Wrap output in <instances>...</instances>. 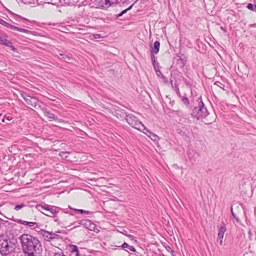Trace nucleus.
I'll list each match as a JSON object with an SVG mask.
<instances>
[{"mask_svg":"<svg viewBox=\"0 0 256 256\" xmlns=\"http://www.w3.org/2000/svg\"><path fill=\"white\" fill-rule=\"evenodd\" d=\"M36 208L43 214L52 218L56 217V214L59 212L60 209L58 207L50 206L47 204H36Z\"/></svg>","mask_w":256,"mask_h":256,"instance_id":"nucleus-2","label":"nucleus"},{"mask_svg":"<svg viewBox=\"0 0 256 256\" xmlns=\"http://www.w3.org/2000/svg\"><path fill=\"white\" fill-rule=\"evenodd\" d=\"M154 70H156V72H157V71L160 70H158V68H156V69H154Z\"/></svg>","mask_w":256,"mask_h":256,"instance_id":"nucleus-44","label":"nucleus"},{"mask_svg":"<svg viewBox=\"0 0 256 256\" xmlns=\"http://www.w3.org/2000/svg\"><path fill=\"white\" fill-rule=\"evenodd\" d=\"M219 84H221L220 82H215L214 84L220 86ZM220 87L222 88L220 86Z\"/></svg>","mask_w":256,"mask_h":256,"instance_id":"nucleus-40","label":"nucleus"},{"mask_svg":"<svg viewBox=\"0 0 256 256\" xmlns=\"http://www.w3.org/2000/svg\"><path fill=\"white\" fill-rule=\"evenodd\" d=\"M246 8L248 10H250L252 11H254V10H255V8H254V6L252 4H250V3L248 4L247 5Z\"/></svg>","mask_w":256,"mask_h":256,"instance_id":"nucleus-26","label":"nucleus"},{"mask_svg":"<svg viewBox=\"0 0 256 256\" xmlns=\"http://www.w3.org/2000/svg\"><path fill=\"white\" fill-rule=\"evenodd\" d=\"M154 54L152 52H150L151 59L152 63H154L156 61V57Z\"/></svg>","mask_w":256,"mask_h":256,"instance_id":"nucleus-29","label":"nucleus"},{"mask_svg":"<svg viewBox=\"0 0 256 256\" xmlns=\"http://www.w3.org/2000/svg\"><path fill=\"white\" fill-rule=\"evenodd\" d=\"M208 114L207 108L204 106L202 100L198 101V106L195 107L192 110V116L198 120L205 118Z\"/></svg>","mask_w":256,"mask_h":256,"instance_id":"nucleus-3","label":"nucleus"},{"mask_svg":"<svg viewBox=\"0 0 256 256\" xmlns=\"http://www.w3.org/2000/svg\"><path fill=\"white\" fill-rule=\"evenodd\" d=\"M54 256H66L62 252L60 251V252H58L55 253L54 254Z\"/></svg>","mask_w":256,"mask_h":256,"instance_id":"nucleus-31","label":"nucleus"},{"mask_svg":"<svg viewBox=\"0 0 256 256\" xmlns=\"http://www.w3.org/2000/svg\"><path fill=\"white\" fill-rule=\"evenodd\" d=\"M14 248L13 244L6 240L0 239V252L6 256L12 252Z\"/></svg>","mask_w":256,"mask_h":256,"instance_id":"nucleus-4","label":"nucleus"},{"mask_svg":"<svg viewBox=\"0 0 256 256\" xmlns=\"http://www.w3.org/2000/svg\"><path fill=\"white\" fill-rule=\"evenodd\" d=\"M43 111L44 115L48 117L49 118L52 119L54 120H56L58 119L56 116H55L54 114H52L46 109L44 110Z\"/></svg>","mask_w":256,"mask_h":256,"instance_id":"nucleus-10","label":"nucleus"},{"mask_svg":"<svg viewBox=\"0 0 256 256\" xmlns=\"http://www.w3.org/2000/svg\"><path fill=\"white\" fill-rule=\"evenodd\" d=\"M70 216H68L65 214H64L62 216V218L64 219V222H68V218H70Z\"/></svg>","mask_w":256,"mask_h":256,"instance_id":"nucleus-33","label":"nucleus"},{"mask_svg":"<svg viewBox=\"0 0 256 256\" xmlns=\"http://www.w3.org/2000/svg\"><path fill=\"white\" fill-rule=\"evenodd\" d=\"M122 12H120V14H119L118 15V17H120V16H122Z\"/></svg>","mask_w":256,"mask_h":256,"instance_id":"nucleus-42","label":"nucleus"},{"mask_svg":"<svg viewBox=\"0 0 256 256\" xmlns=\"http://www.w3.org/2000/svg\"><path fill=\"white\" fill-rule=\"evenodd\" d=\"M182 102L186 105H188L189 102H188V98H186V97H182Z\"/></svg>","mask_w":256,"mask_h":256,"instance_id":"nucleus-28","label":"nucleus"},{"mask_svg":"<svg viewBox=\"0 0 256 256\" xmlns=\"http://www.w3.org/2000/svg\"><path fill=\"white\" fill-rule=\"evenodd\" d=\"M90 220H82L78 222V224L80 225H82L84 226L85 228H87L89 224H90Z\"/></svg>","mask_w":256,"mask_h":256,"instance_id":"nucleus-12","label":"nucleus"},{"mask_svg":"<svg viewBox=\"0 0 256 256\" xmlns=\"http://www.w3.org/2000/svg\"><path fill=\"white\" fill-rule=\"evenodd\" d=\"M22 98L28 105L36 107L38 104V100L34 97L31 96L26 94H22Z\"/></svg>","mask_w":256,"mask_h":256,"instance_id":"nucleus-7","label":"nucleus"},{"mask_svg":"<svg viewBox=\"0 0 256 256\" xmlns=\"http://www.w3.org/2000/svg\"><path fill=\"white\" fill-rule=\"evenodd\" d=\"M16 222H18V224H23L24 226H28V222L21 220H18Z\"/></svg>","mask_w":256,"mask_h":256,"instance_id":"nucleus-25","label":"nucleus"},{"mask_svg":"<svg viewBox=\"0 0 256 256\" xmlns=\"http://www.w3.org/2000/svg\"><path fill=\"white\" fill-rule=\"evenodd\" d=\"M126 119L128 123L132 127L140 130L146 129L144 125L136 116L130 114L126 115Z\"/></svg>","mask_w":256,"mask_h":256,"instance_id":"nucleus-5","label":"nucleus"},{"mask_svg":"<svg viewBox=\"0 0 256 256\" xmlns=\"http://www.w3.org/2000/svg\"><path fill=\"white\" fill-rule=\"evenodd\" d=\"M156 74H157L158 76H162V77H164V76H163V75H162V73L161 72H160V70L157 71Z\"/></svg>","mask_w":256,"mask_h":256,"instance_id":"nucleus-39","label":"nucleus"},{"mask_svg":"<svg viewBox=\"0 0 256 256\" xmlns=\"http://www.w3.org/2000/svg\"><path fill=\"white\" fill-rule=\"evenodd\" d=\"M144 130H146V132H148L150 134V135L148 136L151 138L152 140H157L158 137L156 134H152L151 132H149V130H147L146 128Z\"/></svg>","mask_w":256,"mask_h":256,"instance_id":"nucleus-20","label":"nucleus"},{"mask_svg":"<svg viewBox=\"0 0 256 256\" xmlns=\"http://www.w3.org/2000/svg\"><path fill=\"white\" fill-rule=\"evenodd\" d=\"M168 248H167V250H171V248L170 246H168Z\"/></svg>","mask_w":256,"mask_h":256,"instance_id":"nucleus-46","label":"nucleus"},{"mask_svg":"<svg viewBox=\"0 0 256 256\" xmlns=\"http://www.w3.org/2000/svg\"><path fill=\"white\" fill-rule=\"evenodd\" d=\"M152 65L154 68V69H156V62L155 61V62L154 63H152Z\"/></svg>","mask_w":256,"mask_h":256,"instance_id":"nucleus-41","label":"nucleus"},{"mask_svg":"<svg viewBox=\"0 0 256 256\" xmlns=\"http://www.w3.org/2000/svg\"><path fill=\"white\" fill-rule=\"evenodd\" d=\"M21 246L26 256H42V247L40 241L36 237L23 234L20 237Z\"/></svg>","mask_w":256,"mask_h":256,"instance_id":"nucleus-1","label":"nucleus"},{"mask_svg":"<svg viewBox=\"0 0 256 256\" xmlns=\"http://www.w3.org/2000/svg\"><path fill=\"white\" fill-rule=\"evenodd\" d=\"M178 133L184 138H189L190 134V132H186L182 131V130H180L178 132Z\"/></svg>","mask_w":256,"mask_h":256,"instance_id":"nucleus-19","label":"nucleus"},{"mask_svg":"<svg viewBox=\"0 0 256 256\" xmlns=\"http://www.w3.org/2000/svg\"><path fill=\"white\" fill-rule=\"evenodd\" d=\"M60 56H61L60 58L64 60L66 62H67L70 60V57L66 54H60Z\"/></svg>","mask_w":256,"mask_h":256,"instance_id":"nucleus-21","label":"nucleus"},{"mask_svg":"<svg viewBox=\"0 0 256 256\" xmlns=\"http://www.w3.org/2000/svg\"><path fill=\"white\" fill-rule=\"evenodd\" d=\"M26 206V205L23 204H18V205H16L15 206V208H14V210H20V209H22V208H24Z\"/></svg>","mask_w":256,"mask_h":256,"instance_id":"nucleus-22","label":"nucleus"},{"mask_svg":"<svg viewBox=\"0 0 256 256\" xmlns=\"http://www.w3.org/2000/svg\"><path fill=\"white\" fill-rule=\"evenodd\" d=\"M160 46V43L159 41H156L154 42V48L152 47V49L150 50V52H152L154 54H156L159 52Z\"/></svg>","mask_w":256,"mask_h":256,"instance_id":"nucleus-11","label":"nucleus"},{"mask_svg":"<svg viewBox=\"0 0 256 256\" xmlns=\"http://www.w3.org/2000/svg\"><path fill=\"white\" fill-rule=\"evenodd\" d=\"M12 30H17L20 32H24V33L28 34L31 33V32L28 30H26V29L22 28H20L16 27L15 26H14Z\"/></svg>","mask_w":256,"mask_h":256,"instance_id":"nucleus-17","label":"nucleus"},{"mask_svg":"<svg viewBox=\"0 0 256 256\" xmlns=\"http://www.w3.org/2000/svg\"><path fill=\"white\" fill-rule=\"evenodd\" d=\"M92 36L94 38H100L101 37V36L100 34H93Z\"/></svg>","mask_w":256,"mask_h":256,"instance_id":"nucleus-37","label":"nucleus"},{"mask_svg":"<svg viewBox=\"0 0 256 256\" xmlns=\"http://www.w3.org/2000/svg\"><path fill=\"white\" fill-rule=\"evenodd\" d=\"M134 5V4H132L130 7H128V8L122 10L121 12L122 14H124L125 13H126L128 10H131L133 6Z\"/></svg>","mask_w":256,"mask_h":256,"instance_id":"nucleus-30","label":"nucleus"},{"mask_svg":"<svg viewBox=\"0 0 256 256\" xmlns=\"http://www.w3.org/2000/svg\"><path fill=\"white\" fill-rule=\"evenodd\" d=\"M0 43L1 44H4L6 46H10L12 44L11 42L6 39L4 38L2 36H0Z\"/></svg>","mask_w":256,"mask_h":256,"instance_id":"nucleus-14","label":"nucleus"},{"mask_svg":"<svg viewBox=\"0 0 256 256\" xmlns=\"http://www.w3.org/2000/svg\"><path fill=\"white\" fill-rule=\"evenodd\" d=\"M168 248H167V250H171V248L170 246H168Z\"/></svg>","mask_w":256,"mask_h":256,"instance_id":"nucleus-47","label":"nucleus"},{"mask_svg":"<svg viewBox=\"0 0 256 256\" xmlns=\"http://www.w3.org/2000/svg\"><path fill=\"white\" fill-rule=\"evenodd\" d=\"M35 225H37L36 222H28L27 226L30 228V227L34 226Z\"/></svg>","mask_w":256,"mask_h":256,"instance_id":"nucleus-32","label":"nucleus"},{"mask_svg":"<svg viewBox=\"0 0 256 256\" xmlns=\"http://www.w3.org/2000/svg\"><path fill=\"white\" fill-rule=\"evenodd\" d=\"M168 248H167V250H171V248L170 246H168Z\"/></svg>","mask_w":256,"mask_h":256,"instance_id":"nucleus-48","label":"nucleus"},{"mask_svg":"<svg viewBox=\"0 0 256 256\" xmlns=\"http://www.w3.org/2000/svg\"><path fill=\"white\" fill-rule=\"evenodd\" d=\"M48 3V4H55L56 3L57 0H47Z\"/></svg>","mask_w":256,"mask_h":256,"instance_id":"nucleus-34","label":"nucleus"},{"mask_svg":"<svg viewBox=\"0 0 256 256\" xmlns=\"http://www.w3.org/2000/svg\"><path fill=\"white\" fill-rule=\"evenodd\" d=\"M47 214H50V212H45Z\"/></svg>","mask_w":256,"mask_h":256,"instance_id":"nucleus-45","label":"nucleus"},{"mask_svg":"<svg viewBox=\"0 0 256 256\" xmlns=\"http://www.w3.org/2000/svg\"><path fill=\"white\" fill-rule=\"evenodd\" d=\"M70 246L71 248V252H76V256H80V252L78 249V247L76 246L73 244Z\"/></svg>","mask_w":256,"mask_h":256,"instance_id":"nucleus-13","label":"nucleus"},{"mask_svg":"<svg viewBox=\"0 0 256 256\" xmlns=\"http://www.w3.org/2000/svg\"><path fill=\"white\" fill-rule=\"evenodd\" d=\"M5 118L8 120H11L12 119V116H10V114H8V115L5 116Z\"/></svg>","mask_w":256,"mask_h":256,"instance_id":"nucleus-36","label":"nucleus"},{"mask_svg":"<svg viewBox=\"0 0 256 256\" xmlns=\"http://www.w3.org/2000/svg\"><path fill=\"white\" fill-rule=\"evenodd\" d=\"M40 234L44 238V240L48 242H50L52 240L56 238L58 235L52 232H49L45 230H41Z\"/></svg>","mask_w":256,"mask_h":256,"instance_id":"nucleus-8","label":"nucleus"},{"mask_svg":"<svg viewBox=\"0 0 256 256\" xmlns=\"http://www.w3.org/2000/svg\"><path fill=\"white\" fill-rule=\"evenodd\" d=\"M117 0H98L96 5V8L102 9H106L112 4H116Z\"/></svg>","mask_w":256,"mask_h":256,"instance_id":"nucleus-6","label":"nucleus"},{"mask_svg":"<svg viewBox=\"0 0 256 256\" xmlns=\"http://www.w3.org/2000/svg\"><path fill=\"white\" fill-rule=\"evenodd\" d=\"M230 210H231V213H232V216H233V217L236 219V222L238 223H240V220L236 216V214L234 212H233V209H232V207L231 208V209H230Z\"/></svg>","mask_w":256,"mask_h":256,"instance_id":"nucleus-23","label":"nucleus"},{"mask_svg":"<svg viewBox=\"0 0 256 256\" xmlns=\"http://www.w3.org/2000/svg\"><path fill=\"white\" fill-rule=\"evenodd\" d=\"M95 227V224L94 223L90 221L89 226H88V227H87L86 228H88L91 230H94Z\"/></svg>","mask_w":256,"mask_h":256,"instance_id":"nucleus-24","label":"nucleus"},{"mask_svg":"<svg viewBox=\"0 0 256 256\" xmlns=\"http://www.w3.org/2000/svg\"><path fill=\"white\" fill-rule=\"evenodd\" d=\"M122 248H128V249L132 251V252H136V249L135 248L132 246H129L127 243L126 242H124L121 246Z\"/></svg>","mask_w":256,"mask_h":256,"instance_id":"nucleus-15","label":"nucleus"},{"mask_svg":"<svg viewBox=\"0 0 256 256\" xmlns=\"http://www.w3.org/2000/svg\"><path fill=\"white\" fill-rule=\"evenodd\" d=\"M73 210L78 213H80L81 214H92V212L88 210H84L80 209H73Z\"/></svg>","mask_w":256,"mask_h":256,"instance_id":"nucleus-18","label":"nucleus"},{"mask_svg":"<svg viewBox=\"0 0 256 256\" xmlns=\"http://www.w3.org/2000/svg\"><path fill=\"white\" fill-rule=\"evenodd\" d=\"M72 225H74V226H75L74 227V228H76V227H78V222H74L72 223Z\"/></svg>","mask_w":256,"mask_h":256,"instance_id":"nucleus-38","label":"nucleus"},{"mask_svg":"<svg viewBox=\"0 0 256 256\" xmlns=\"http://www.w3.org/2000/svg\"><path fill=\"white\" fill-rule=\"evenodd\" d=\"M0 24L4 26H5L6 27L8 28H10V29H13V28H14V26L10 24H8V22H5L4 20H3L2 18H0Z\"/></svg>","mask_w":256,"mask_h":256,"instance_id":"nucleus-16","label":"nucleus"},{"mask_svg":"<svg viewBox=\"0 0 256 256\" xmlns=\"http://www.w3.org/2000/svg\"><path fill=\"white\" fill-rule=\"evenodd\" d=\"M126 236H128L131 240L134 241L135 242H136V240L134 236L132 235H131L130 234H126Z\"/></svg>","mask_w":256,"mask_h":256,"instance_id":"nucleus-27","label":"nucleus"},{"mask_svg":"<svg viewBox=\"0 0 256 256\" xmlns=\"http://www.w3.org/2000/svg\"><path fill=\"white\" fill-rule=\"evenodd\" d=\"M175 90L176 92V94L178 96H180V90H179V88H178V86H176V87H175Z\"/></svg>","mask_w":256,"mask_h":256,"instance_id":"nucleus-35","label":"nucleus"},{"mask_svg":"<svg viewBox=\"0 0 256 256\" xmlns=\"http://www.w3.org/2000/svg\"><path fill=\"white\" fill-rule=\"evenodd\" d=\"M226 231V227L224 226H224H221L218 229L217 242H219L220 245H222V239Z\"/></svg>","mask_w":256,"mask_h":256,"instance_id":"nucleus-9","label":"nucleus"},{"mask_svg":"<svg viewBox=\"0 0 256 256\" xmlns=\"http://www.w3.org/2000/svg\"><path fill=\"white\" fill-rule=\"evenodd\" d=\"M122 12H120V14H119L118 15V17H120V16H122Z\"/></svg>","mask_w":256,"mask_h":256,"instance_id":"nucleus-43","label":"nucleus"}]
</instances>
